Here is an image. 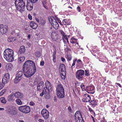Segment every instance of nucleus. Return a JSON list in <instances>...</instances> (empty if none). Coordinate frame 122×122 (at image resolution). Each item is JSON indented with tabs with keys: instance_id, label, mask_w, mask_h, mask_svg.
Returning a JSON list of instances; mask_svg holds the SVG:
<instances>
[{
	"instance_id": "54",
	"label": "nucleus",
	"mask_w": 122,
	"mask_h": 122,
	"mask_svg": "<svg viewBox=\"0 0 122 122\" xmlns=\"http://www.w3.org/2000/svg\"><path fill=\"white\" fill-rule=\"evenodd\" d=\"M100 122H107L106 120L105 119V117H103V119Z\"/></svg>"
},
{
	"instance_id": "36",
	"label": "nucleus",
	"mask_w": 122,
	"mask_h": 122,
	"mask_svg": "<svg viewBox=\"0 0 122 122\" xmlns=\"http://www.w3.org/2000/svg\"><path fill=\"white\" fill-rule=\"evenodd\" d=\"M15 37H10L7 39L8 41L9 42H12L15 41Z\"/></svg>"
},
{
	"instance_id": "56",
	"label": "nucleus",
	"mask_w": 122,
	"mask_h": 122,
	"mask_svg": "<svg viewBox=\"0 0 122 122\" xmlns=\"http://www.w3.org/2000/svg\"><path fill=\"white\" fill-rule=\"evenodd\" d=\"M61 60L63 62H65L66 61L65 59L63 57H61Z\"/></svg>"
},
{
	"instance_id": "22",
	"label": "nucleus",
	"mask_w": 122,
	"mask_h": 122,
	"mask_svg": "<svg viewBox=\"0 0 122 122\" xmlns=\"http://www.w3.org/2000/svg\"><path fill=\"white\" fill-rule=\"evenodd\" d=\"M45 98L47 99H49L50 98V90H49L48 89H45Z\"/></svg>"
},
{
	"instance_id": "19",
	"label": "nucleus",
	"mask_w": 122,
	"mask_h": 122,
	"mask_svg": "<svg viewBox=\"0 0 122 122\" xmlns=\"http://www.w3.org/2000/svg\"><path fill=\"white\" fill-rule=\"evenodd\" d=\"M44 85V83L42 81H41L37 85V90L41 91Z\"/></svg>"
},
{
	"instance_id": "7",
	"label": "nucleus",
	"mask_w": 122,
	"mask_h": 122,
	"mask_svg": "<svg viewBox=\"0 0 122 122\" xmlns=\"http://www.w3.org/2000/svg\"><path fill=\"white\" fill-rule=\"evenodd\" d=\"M23 74V72L22 71H17L16 74V76L14 79V82L15 83H18L21 80Z\"/></svg>"
},
{
	"instance_id": "18",
	"label": "nucleus",
	"mask_w": 122,
	"mask_h": 122,
	"mask_svg": "<svg viewBox=\"0 0 122 122\" xmlns=\"http://www.w3.org/2000/svg\"><path fill=\"white\" fill-rule=\"evenodd\" d=\"M17 5L20 8V9L23 10L25 7V2L23 1L22 2H20L17 4Z\"/></svg>"
},
{
	"instance_id": "14",
	"label": "nucleus",
	"mask_w": 122,
	"mask_h": 122,
	"mask_svg": "<svg viewBox=\"0 0 122 122\" xmlns=\"http://www.w3.org/2000/svg\"><path fill=\"white\" fill-rule=\"evenodd\" d=\"M9 74L8 73L5 74V76L3 77L2 80V82L4 84L8 83L9 81Z\"/></svg>"
},
{
	"instance_id": "61",
	"label": "nucleus",
	"mask_w": 122,
	"mask_h": 122,
	"mask_svg": "<svg viewBox=\"0 0 122 122\" xmlns=\"http://www.w3.org/2000/svg\"><path fill=\"white\" fill-rule=\"evenodd\" d=\"M39 122H44V121L43 120L40 119L39 120Z\"/></svg>"
},
{
	"instance_id": "6",
	"label": "nucleus",
	"mask_w": 122,
	"mask_h": 122,
	"mask_svg": "<svg viewBox=\"0 0 122 122\" xmlns=\"http://www.w3.org/2000/svg\"><path fill=\"white\" fill-rule=\"evenodd\" d=\"M48 19L53 28L56 30L58 29L59 28V25L55 18L52 16L49 17Z\"/></svg>"
},
{
	"instance_id": "40",
	"label": "nucleus",
	"mask_w": 122,
	"mask_h": 122,
	"mask_svg": "<svg viewBox=\"0 0 122 122\" xmlns=\"http://www.w3.org/2000/svg\"><path fill=\"white\" fill-rule=\"evenodd\" d=\"M24 1L23 0H15V4L16 6L17 5V4H18L19 2H21Z\"/></svg>"
},
{
	"instance_id": "42",
	"label": "nucleus",
	"mask_w": 122,
	"mask_h": 122,
	"mask_svg": "<svg viewBox=\"0 0 122 122\" xmlns=\"http://www.w3.org/2000/svg\"><path fill=\"white\" fill-rule=\"evenodd\" d=\"M80 87L82 90L83 91L86 90L85 86V85L83 84V83L81 84L80 86Z\"/></svg>"
},
{
	"instance_id": "32",
	"label": "nucleus",
	"mask_w": 122,
	"mask_h": 122,
	"mask_svg": "<svg viewBox=\"0 0 122 122\" xmlns=\"http://www.w3.org/2000/svg\"><path fill=\"white\" fill-rule=\"evenodd\" d=\"M66 72L65 71L62 72L61 73H60L61 77L62 79H64L65 78L66 74Z\"/></svg>"
},
{
	"instance_id": "58",
	"label": "nucleus",
	"mask_w": 122,
	"mask_h": 122,
	"mask_svg": "<svg viewBox=\"0 0 122 122\" xmlns=\"http://www.w3.org/2000/svg\"><path fill=\"white\" fill-rule=\"evenodd\" d=\"M53 60L54 62H56V57H53Z\"/></svg>"
},
{
	"instance_id": "25",
	"label": "nucleus",
	"mask_w": 122,
	"mask_h": 122,
	"mask_svg": "<svg viewBox=\"0 0 122 122\" xmlns=\"http://www.w3.org/2000/svg\"><path fill=\"white\" fill-rule=\"evenodd\" d=\"M25 51V49L24 46H20L18 51V53L20 54L24 53Z\"/></svg>"
},
{
	"instance_id": "21",
	"label": "nucleus",
	"mask_w": 122,
	"mask_h": 122,
	"mask_svg": "<svg viewBox=\"0 0 122 122\" xmlns=\"http://www.w3.org/2000/svg\"><path fill=\"white\" fill-rule=\"evenodd\" d=\"M59 71L60 73L66 71V68L65 65L64 64H61L59 66Z\"/></svg>"
},
{
	"instance_id": "23",
	"label": "nucleus",
	"mask_w": 122,
	"mask_h": 122,
	"mask_svg": "<svg viewBox=\"0 0 122 122\" xmlns=\"http://www.w3.org/2000/svg\"><path fill=\"white\" fill-rule=\"evenodd\" d=\"M45 85L46 86V89L45 88V89H48L49 90L51 88V83L48 81L47 80L45 82Z\"/></svg>"
},
{
	"instance_id": "31",
	"label": "nucleus",
	"mask_w": 122,
	"mask_h": 122,
	"mask_svg": "<svg viewBox=\"0 0 122 122\" xmlns=\"http://www.w3.org/2000/svg\"><path fill=\"white\" fill-rule=\"evenodd\" d=\"M59 31L60 34L62 36V39H64L65 38L66 36V35H65L64 32L62 30H60Z\"/></svg>"
},
{
	"instance_id": "26",
	"label": "nucleus",
	"mask_w": 122,
	"mask_h": 122,
	"mask_svg": "<svg viewBox=\"0 0 122 122\" xmlns=\"http://www.w3.org/2000/svg\"><path fill=\"white\" fill-rule=\"evenodd\" d=\"M76 61V66L79 68L81 67L82 62L81 60L80 59H77V60Z\"/></svg>"
},
{
	"instance_id": "57",
	"label": "nucleus",
	"mask_w": 122,
	"mask_h": 122,
	"mask_svg": "<svg viewBox=\"0 0 122 122\" xmlns=\"http://www.w3.org/2000/svg\"><path fill=\"white\" fill-rule=\"evenodd\" d=\"M56 51H54L53 54V56L54 57H56Z\"/></svg>"
},
{
	"instance_id": "15",
	"label": "nucleus",
	"mask_w": 122,
	"mask_h": 122,
	"mask_svg": "<svg viewBox=\"0 0 122 122\" xmlns=\"http://www.w3.org/2000/svg\"><path fill=\"white\" fill-rule=\"evenodd\" d=\"M27 3L26 5V8L28 10H30L33 9V3H34L31 1L30 0H27Z\"/></svg>"
},
{
	"instance_id": "47",
	"label": "nucleus",
	"mask_w": 122,
	"mask_h": 122,
	"mask_svg": "<svg viewBox=\"0 0 122 122\" xmlns=\"http://www.w3.org/2000/svg\"><path fill=\"white\" fill-rule=\"evenodd\" d=\"M67 109L69 112L70 113H72V110L70 106H69L67 108Z\"/></svg>"
},
{
	"instance_id": "51",
	"label": "nucleus",
	"mask_w": 122,
	"mask_h": 122,
	"mask_svg": "<svg viewBox=\"0 0 122 122\" xmlns=\"http://www.w3.org/2000/svg\"><path fill=\"white\" fill-rule=\"evenodd\" d=\"M88 110L90 112H94V111L90 107L88 108Z\"/></svg>"
},
{
	"instance_id": "63",
	"label": "nucleus",
	"mask_w": 122,
	"mask_h": 122,
	"mask_svg": "<svg viewBox=\"0 0 122 122\" xmlns=\"http://www.w3.org/2000/svg\"><path fill=\"white\" fill-rule=\"evenodd\" d=\"M5 109L3 108H1L0 107V110H4Z\"/></svg>"
},
{
	"instance_id": "41",
	"label": "nucleus",
	"mask_w": 122,
	"mask_h": 122,
	"mask_svg": "<svg viewBox=\"0 0 122 122\" xmlns=\"http://www.w3.org/2000/svg\"><path fill=\"white\" fill-rule=\"evenodd\" d=\"M85 76H89L90 75V73L89 71L88 70H85Z\"/></svg>"
},
{
	"instance_id": "38",
	"label": "nucleus",
	"mask_w": 122,
	"mask_h": 122,
	"mask_svg": "<svg viewBox=\"0 0 122 122\" xmlns=\"http://www.w3.org/2000/svg\"><path fill=\"white\" fill-rule=\"evenodd\" d=\"M15 101L17 103L18 105H21L22 104V102L19 99L16 100Z\"/></svg>"
},
{
	"instance_id": "62",
	"label": "nucleus",
	"mask_w": 122,
	"mask_h": 122,
	"mask_svg": "<svg viewBox=\"0 0 122 122\" xmlns=\"http://www.w3.org/2000/svg\"><path fill=\"white\" fill-rule=\"evenodd\" d=\"M1 92H2V93L3 94L5 92V90H3Z\"/></svg>"
},
{
	"instance_id": "45",
	"label": "nucleus",
	"mask_w": 122,
	"mask_h": 122,
	"mask_svg": "<svg viewBox=\"0 0 122 122\" xmlns=\"http://www.w3.org/2000/svg\"><path fill=\"white\" fill-rule=\"evenodd\" d=\"M5 84L2 83H0V90L2 89L5 86Z\"/></svg>"
},
{
	"instance_id": "34",
	"label": "nucleus",
	"mask_w": 122,
	"mask_h": 122,
	"mask_svg": "<svg viewBox=\"0 0 122 122\" xmlns=\"http://www.w3.org/2000/svg\"><path fill=\"white\" fill-rule=\"evenodd\" d=\"M66 58L68 61H70L72 58V56L71 55L67 54L66 56Z\"/></svg>"
},
{
	"instance_id": "29",
	"label": "nucleus",
	"mask_w": 122,
	"mask_h": 122,
	"mask_svg": "<svg viewBox=\"0 0 122 122\" xmlns=\"http://www.w3.org/2000/svg\"><path fill=\"white\" fill-rule=\"evenodd\" d=\"M14 94L12 93L10 94L7 97V99L9 101H11L12 100H14Z\"/></svg>"
},
{
	"instance_id": "53",
	"label": "nucleus",
	"mask_w": 122,
	"mask_h": 122,
	"mask_svg": "<svg viewBox=\"0 0 122 122\" xmlns=\"http://www.w3.org/2000/svg\"><path fill=\"white\" fill-rule=\"evenodd\" d=\"M44 61H41L40 65H41L43 66L44 65Z\"/></svg>"
},
{
	"instance_id": "59",
	"label": "nucleus",
	"mask_w": 122,
	"mask_h": 122,
	"mask_svg": "<svg viewBox=\"0 0 122 122\" xmlns=\"http://www.w3.org/2000/svg\"><path fill=\"white\" fill-rule=\"evenodd\" d=\"M28 18L30 20H32V16H28Z\"/></svg>"
},
{
	"instance_id": "48",
	"label": "nucleus",
	"mask_w": 122,
	"mask_h": 122,
	"mask_svg": "<svg viewBox=\"0 0 122 122\" xmlns=\"http://www.w3.org/2000/svg\"><path fill=\"white\" fill-rule=\"evenodd\" d=\"M111 24L112 25L114 26V27H116L118 25L117 23H114L113 22H111Z\"/></svg>"
},
{
	"instance_id": "12",
	"label": "nucleus",
	"mask_w": 122,
	"mask_h": 122,
	"mask_svg": "<svg viewBox=\"0 0 122 122\" xmlns=\"http://www.w3.org/2000/svg\"><path fill=\"white\" fill-rule=\"evenodd\" d=\"M95 87L94 86H89L86 87V91L88 93L94 94L95 92Z\"/></svg>"
},
{
	"instance_id": "33",
	"label": "nucleus",
	"mask_w": 122,
	"mask_h": 122,
	"mask_svg": "<svg viewBox=\"0 0 122 122\" xmlns=\"http://www.w3.org/2000/svg\"><path fill=\"white\" fill-rule=\"evenodd\" d=\"M90 102L91 105L94 107L97 104V101L95 99H93L92 100H91Z\"/></svg>"
},
{
	"instance_id": "35",
	"label": "nucleus",
	"mask_w": 122,
	"mask_h": 122,
	"mask_svg": "<svg viewBox=\"0 0 122 122\" xmlns=\"http://www.w3.org/2000/svg\"><path fill=\"white\" fill-rule=\"evenodd\" d=\"M0 101L1 103L5 104L7 102L6 99L4 97H1L0 98Z\"/></svg>"
},
{
	"instance_id": "28",
	"label": "nucleus",
	"mask_w": 122,
	"mask_h": 122,
	"mask_svg": "<svg viewBox=\"0 0 122 122\" xmlns=\"http://www.w3.org/2000/svg\"><path fill=\"white\" fill-rule=\"evenodd\" d=\"M77 39L75 38L74 36L72 37L70 40V42L72 44H75L77 41Z\"/></svg>"
},
{
	"instance_id": "49",
	"label": "nucleus",
	"mask_w": 122,
	"mask_h": 122,
	"mask_svg": "<svg viewBox=\"0 0 122 122\" xmlns=\"http://www.w3.org/2000/svg\"><path fill=\"white\" fill-rule=\"evenodd\" d=\"M63 41H64L65 40H66L67 41V43L68 44L69 43V41L68 40V39L67 37L66 36L65 38H64V39H63Z\"/></svg>"
},
{
	"instance_id": "2",
	"label": "nucleus",
	"mask_w": 122,
	"mask_h": 122,
	"mask_svg": "<svg viewBox=\"0 0 122 122\" xmlns=\"http://www.w3.org/2000/svg\"><path fill=\"white\" fill-rule=\"evenodd\" d=\"M14 51L10 49H6L3 52L4 57L8 61L11 62L14 60Z\"/></svg>"
},
{
	"instance_id": "5",
	"label": "nucleus",
	"mask_w": 122,
	"mask_h": 122,
	"mask_svg": "<svg viewBox=\"0 0 122 122\" xmlns=\"http://www.w3.org/2000/svg\"><path fill=\"white\" fill-rule=\"evenodd\" d=\"M74 116L76 122H84L80 111H76L75 113Z\"/></svg>"
},
{
	"instance_id": "13",
	"label": "nucleus",
	"mask_w": 122,
	"mask_h": 122,
	"mask_svg": "<svg viewBox=\"0 0 122 122\" xmlns=\"http://www.w3.org/2000/svg\"><path fill=\"white\" fill-rule=\"evenodd\" d=\"M91 100V98L90 95L86 93L84 95L83 98L82 99V102H89Z\"/></svg>"
},
{
	"instance_id": "10",
	"label": "nucleus",
	"mask_w": 122,
	"mask_h": 122,
	"mask_svg": "<svg viewBox=\"0 0 122 122\" xmlns=\"http://www.w3.org/2000/svg\"><path fill=\"white\" fill-rule=\"evenodd\" d=\"M8 29L7 25L2 24L0 25V32L2 34H5L7 31Z\"/></svg>"
},
{
	"instance_id": "39",
	"label": "nucleus",
	"mask_w": 122,
	"mask_h": 122,
	"mask_svg": "<svg viewBox=\"0 0 122 122\" xmlns=\"http://www.w3.org/2000/svg\"><path fill=\"white\" fill-rule=\"evenodd\" d=\"M65 52L67 53L68 52H70L71 51V49L68 46H67L66 48L65 49Z\"/></svg>"
},
{
	"instance_id": "9",
	"label": "nucleus",
	"mask_w": 122,
	"mask_h": 122,
	"mask_svg": "<svg viewBox=\"0 0 122 122\" xmlns=\"http://www.w3.org/2000/svg\"><path fill=\"white\" fill-rule=\"evenodd\" d=\"M18 109L20 111L25 114L28 113L30 111V107L26 105L20 106L19 107Z\"/></svg>"
},
{
	"instance_id": "44",
	"label": "nucleus",
	"mask_w": 122,
	"mask_h": 122,
	"mask_svg": "<svg viewBox=\"0 0 122 122\" xmlns=\"http://www.w3.org/2000/svg\"><path fill=\"white\" fill-rule=\"evenodd\" d=\"M35 55L37 57H39L41 56V54L39 51H37L35 53Z\"/></svg>"
},
{
	"instance_id": "11",
	"label": "nucleus",
	"mask_w": 122,
	"mask_h": 122,
	"mask_svg": "<svg viewBox=\"0 0 122 122\" xmlns=\"http://www.w3.org/2000/svg\"><path fill=\"white\" fill-rule=\"evenodd\" d=\"M41 114L45 119H47L49 117V112L46 109H44L42 110L41 112Z\"/></svg>"
},
{
	"instance_id": "46",
	"label": "nucleus",
	"mask_w": 122,
	"mask_h": 122,
	"mask_svg": "<svg viewBox=\"0 0 122 122\" xmlns=\"http://www.w3.org/2000/svg\"><path fill=\"white\" fill-rule=\"evenodd\" d=\"M44 90H45V88H44V90L42 91V92L40 94V96L41 97H42L44 95V94H45V92H44Z\"/></svg>"
},
{
	"instance_id": "27",
	"label": "nucleus",
	"mask_w": 122,
	"mask_h": 122,
	"mask_svg": "<svg viewBox=\"0 0 122 122\" xmlns=\"http://www.w3.org/2000/svg\"><path fill=\"white\" fill-rule=\"evenodd\" d=\"M13 66V65L10 63L7 64L6 66V68L8 71L11 70Z\"/></svg>"
},
{
	"instance_id": "55",
	"label": "nucleus",
	"mask_w": 122,
	"mask_h": 122,
	"mask_svg": "<svg viewBox=\"0 0 122 122\" xmlns=\"http://www.w3.org/2000/svg\"><path fill=\"white\" fill-rule=\"evenodd\" d=\"M77 9L79 12H80L81 10L80 7L78 6L77 8Z\"/></svg>"
},
{
	"instance_id": "3",
	"label": "nucleus",
	"mask_w": 122,
	"mask_h": 122,
	"mask_svg": "<svg viewBox=\"0 0 122 122\" xmlns=\"http://www.w3.org/2000/svg\"><path fill=\"white\" fill-rule=\"evenodd\" d=\"M56 90V95L58 98H61L64 97V90L62 85L58 84L57 86Z\"/></svg>"
},
{
	"instance_id": "20",
	"label": "nucleus",
	"mask_w": 122,
	"mask_h": 122,
	"mask_svg": "<svg viewBox=\"0 0 122 122\" xmlns=\"http://www.w3.org/2000/svg\"><path fill=\"white\" fill-rule=\"evenodd\" d=\"M14 96L16 98L21 99L23 97L24 95L21 92H18L15 93Z\"/></svg>"
},
{
	"instance_id": "64",
	"label": "nucleus",
	"mask_w": 122,
	"mask_h": 122,
	"mask_svg": "<svg viewBox=\"0 0 122 122\" xmlns=\"http://www.w3.org/2000/svg\"><path fill=\"white\" fill-rule=\"evenodd\" d=\"M117 85H118V86H119V87H121V86L120 84L119 83H117Z\"/></svg>"
},
{
	"instance_id": "43",
	"label": "nucleus",
	"mask_w": 122,
	"mask_h": 122,
	"mask_svg": "<svg viewBox=\"0 0 122 122\" xmlns=\"http://www.w3.org/2000/svg\"><path fill=\"white\" fill-rule=\"evenodd\" d=\"M77 60V58H75L73 60V62L72 64L71 67H72L73 66H74L75 65L76 62Z\"/></svg>"
},
{
	"instance_id": "17",
	"label": "nucleus",
	"mask_w": 122,
	"mask_h": 122,
	"mask_svg": "<svg viewBox=\"0 0 122 122\" xmlns=\"http://www.w3.org/2000/svg\"><path fill=\"white\" fill-rule=\"evenodd\" d=\"M51 35L52 39L53 41H55L58 40V35L55 31H52Z\"/></svg>"
},
{
	"instance_id": "4",
	"label": "nucleus",
	"mask_w": 122,
	"mask_h": 122,
	"mask_svg": "<svg viewBox=\"0 0 122 122\" xmlns=\"http://www.w3.org/2000/svg\"><path fill=\"white\" fill-rule=\"evenodd\" d=\"M85 72L82 69L77 70L76 72L75 75L76 78L79 81H81L83 79Z\"/></svg>"
},
{
	"instance_id": "37",
	"label": "nucleus",
	"mask_w": 122,
	"mask_h": 122,
	"mask_svg": "<svg viewBox=\"0 0 122 122\" xmlns=\"http://www.w3.org/2000/svg\"><path fill=\"white\" fill-rule=\"evenodd\" d=\"M25 59V57L24 56H21L18 59V61L19 62L21 63L23 62Z\"/></svg>"
},
{
	"instance_id": "16",
	"label": "nucleus",
	"mask_w": 122,
	"mask_h": 122,
	"mask_svg": "<svg viewBox=\"0 0 122 122\" xmlns=\"http://www.w3.org/2000/svg\"><path fill=\"white\" fill-rule=\"evenodd\" d=\"M38 18L36 17L35 19L36 21L38 22H40L41 24L42 25H44L46 23L45 20L43 18L41 17V16H39Z\"/></svg>"
},
{
	"instance_id": "50",
	"label": "nucleus",
	"mask_w": 122,
	"mask_h": 122,
	"mask_svg": "<svg viewBox=\"0 0 122 122\" xmlns=\"http://www.w3.org/2000/svg\"><path fill=\"white\" fill-rule=\"evenodd\" d=\"M29 104L30 106H33L35 105V103L31 101L30 103Z\"/></svg>"
},
{
	"instance_id": "60",
	"label": "nucleus",
	"mask_w": 122,
	"mask_h": 122,
	"mask_svg": "<svg viewBox=\"0 0 122 122\" xmlns=\"http://www.w3.org/2000/svg\"><path fill=\"white\" fill-rule=\"evenodd\" d=\"M38 0H30V1L34 3L36 2Z\"/></svg>"
},
{
	"instance_id": "24",
	"label": "nucleus",
	"mask_w": 122,
	"mask_h": 122,
	"mask_svg": "<svg viewBox=\"0 0 122 122\" xmlns=\"http://www.w3.org/2000/svg\"><path fill=\"white\" fill-rule=\"evenodd\" d=\"M30 26L33 29H36L38 26V25L35 22L32 21L30 23Z\"/></svg>"
},
{
	"instance_id": "8",
	"label": "nucleus",
	"mask_w": 122,
	"mask_h": 122,
	"mask_svg": "<svg viewBox=\"0 0 122 122\" xmlns=\"http://www.w3.org/2000/svg\"><path fill=\"white\" fill-rule=\"evenodd\" d=\"M6 111L7 114L10 115H15L16 114L15 108L10 106L6 107Z\"/></svg>"
},
{
	"instance_id": "1",
	"label": "nucleus",
	"mask_w": 122,
	"mask_h": 122,
	"mask_svg": "<svg viewBox=\"0 0 122 122\" xmlns=\"http://www.w3.org/2000/svg\"><path fill=\"white\" fill-rule=\"evenodd\" d=\"M24 74L27 77L32 76L36 72V68L35 63L31 60L25 62L23 66Z\"/></svg>"
},
{
	"instance_id": "52",
	"label": "nucleus",
	"mask_w": 122,
	"mask_h": 122,
	"mask_svg": "<svg viewBox=\"0 0 122 122\" xmlns=\"http://www.w3.org/2000/svg\"><path fill=\"white\" fill-rule=\"evenodd\" d=\"M11 33L12 35H16V33L15 32V30H12V32H11Z\"/></svg>"
},
{
	"instance_id": "30",
	"label": "nucleus",
	"mask_w": 122,
	"mask_h": 122,
	"mask_svg": "<svg viewBox=\"0 0 122 122\" xmlns=\"http://www.w3.org/2000/svg\"><path fill=\"white\" fill-rule=\"evenodd\" d=\"M69 21V19H63L62 20V23L63 24L65 25H68L70 24L68 22Z\"/></svg>"
}]
</instances>
